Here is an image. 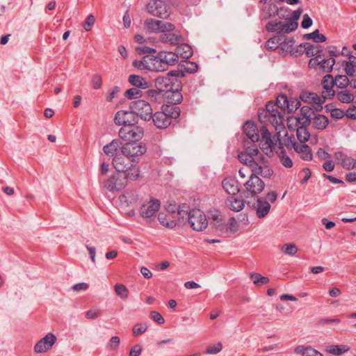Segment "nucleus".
Segmentation results:
<instances>
[{"label":"nucleus","mask_w":356,"mask_h":356,"mask_svg":"<svg viewBox=\"0 0 356 356\" xmlns=\"http://www.w3.org/2000/svg\"><path fill=\"white\" fill-rule=\"evenodd\" d=\"M312 24H313V21L311 19V17L307 14H305L303 15V19L301 22L302 28L304 29H307L309 28L312 25Z\"/></svg>","instance_id":"774afa93"},{"label":"nucleus","mask_w":356,"mask_h":356,"mask_svg":"<svg viewBox=\"0 0 356 356\" xmlns=\"http://www.w3.org/2000/svg\"><path fill=\"white\" fill-rule=\"evenodd\" d=\"M298 28L295 22L286 21V22H282L281 34H288L291 32L296 31Z\"/></svg>","instance_id":"603ef678"},{"label":"nucleus","mask_w":356,"mask_h":356,"mask_svg":"<svg viewBox=\"0 0 356 356\" xmlns=\"http://www.w3.org/2000/svg\"><path fill=\"white\" fill-rule=\"evenodd\" d=\"M291 145L296 153L298 154L300 157L304 161H311L313 155L311 148L306 144H299L296 141L289 139Z\"/></svg>","instance_id":"4be33fe9"},{"label":"nucleus","mask_w":356,"mask_h":356,"mask_svg":"<svg viewBox=\"0 0 356 356\" xmlns=\"http://www.w3.org/2000/svg\"><path fill=\"white\" fill-rule=\"evenodd\" d=\"M120 145L121 143L119 140H113L109 144L104 146L103 151L106 155L114 158L116 154H120L118 152V150L120 148Z\"/></svg>","instance_id":"c85d7f7f"},{"label":"nucleus","mask_w":356,"mask_h":356,"mask_svg":"<svg viewBox=\"0 0 356 356\" xmlns=\"http://www.w3.org/2000/svg\"><path fill=\"white\" fill-rule=\"evenodd\" d=\"M120 343V339L118 337H112L108 341V348L111 350H115L118 348Z\"/></svg>","instance_id":"338daca9"},{"label":"nucleus","mask_w":356,"mask_h":356,"mask_svg":"<svg viewBox=\"0 0 356 356\" xmlns=\"http://www.w3.org/2000/svg\"><path fill=\"white\" fill-rule=\"evenodd\" d=\"M120 138L128 141L127 143H136L143 136V129L140 127L131 125V127H122L119 131Z\"/></svg>","instance_id":"9d476101"},{"label":"nucleus","mask_w":356,"mask_h":356,"mask_svg":"<svg viewBox=\"0 0 356 356\" xmlns=\"http://www.w3.org/2000/svg\"><path fill=\"white\" fill-rule=\"evenodd\" d=\"M302 12L303 9L302 8H298L296 10L292 13L291 16H289V22H295L297 28L298 26V21L300 19Z\"/></svg>","instance_id":"052dcab7"},{"label":"nucleus","mask_w":356,"mask_h":356,"mask_svg":"<svg viewBox=\"0 0 356 356\" xmlns=\"http://www.w3.org/2000/svg\"><path fill=\"white\" fill-rule=\"evenodd\" d=\"M238 160L241 163L245 164L250 168L252 171L254 166H257L258 161H256L254 158L251 157L247 152H241L238 154Z\"/></svg>","instance_id":"c9c22d12"},{"label":"nucleus","mask_w":356,"mask_h":356,"mask_svg":"<svg viewBox=\"0 0 356 356\" xmlns=\"http://www.w3.org/2000/svg\"><path fill=\"white\" fill-rule=\"evenodd\" d=\"M252 174H256L257 176H261L265 179H270L273 175V170L268 163L267 160L262 156L251 171Z\"/></svg>","instance_id":"f3484780"},{"label":"nucleus","mask_w":356,"mask_h":356,"mask_svg":"<svg viewBox=\"0 0 356 356\" xmlns=\"http://www.w3.org/2000/svg\"><path fill=\"white\" fill-rule=\"evenodd\" d=\"M314 107H310L307 106H304L301 108L300 112L302 117L305 119V120L303 122L304 124H309L311 123V120L313 118L312 115L314 116Z\"/></svg>","instance_id":"a19ab883"},{"label":"nucleus","mask_w":356,"mask_h":356,"mask_svg":"<svg viewBox=\"0 0 356 356\" xmlns=\"http://www.w3.org/2000/svg\"><path fill=\"white\" fill-rule=\"evenodd\" d=\"M295 44V40L293 38L285 39L283 42H280V50L282 53H289L292 51Z\"/></svg>","instance_id":"a18cd8bd"},{"label":"nucleus","mask_w":356,"mask_h":356,"mask_svg":"<svg viewBox=\"0 0 356 356\" xmlns=\"http://www.w3.org/2000/svg\"><path fill=\"white\" fill-rule=\"evenodd\" d=\"M255 143L249 141V140H243L244 151L252 158L259 154V149Z\"/></svg>","instance_id":"e433bc0d"},{"label":"nucleus","mask_w":356,"mask_h":356,"mask_svg":"<svg viewBox=\"0 0 356 356\" xmlns=\"http://www.w3.org/2000/svg\"><path fill=\"white\" fill-rule=\"evenodd\" d=\"M307 124L303 122L301 123L300 118L296 119V136L300 143V144L305 143L310 137V134L306 127Z\"/></svg>","instance_id":"393cba45"},{"label":"nucleus","mask_w":356,"mask_h":356,"mask_svg":"<svg viewBox=\"0 0 356 356\" xmlns=\"http://www.w3.org/2000/svg\"><path fill=\"white\" fill-rule=\"evenodd\" d=\"M115 292L120 298L127 299L129 296V290L122 284L115 285Z\"/></svg>","instance_id":"8fccbe9b"},{"label":"nucleus","mask_w":356,"mask_h":356,"mask_svg":"<svg viewBox=\"0 0 356 356\" xmlns=\"http://www.w3.org/2000/svg\"><path fill=\"white\" fill-rule=\"evenodd\" d=\"M251 280L256 285L266 284L269 282V279L266 277L262 276L259 273H253L251 275Z\"/></svg>","instance_id":"5fc2aeb1"},{"label":"nucleus","mask_w":356,"mask_h":356,"mask_svg":"<svg viewBox=\"0 0 356 356\" xmlns=\"http://www.w3.org/2000/svg\"><path fill=\"white\" fill-rule=\"evenodd\" d=\"M335 79L331 74H326L321 81V85L324 89L322 95L326 99H331L335 95L333 87L335 86Z\"/></svg>","instance_id":"412c9836"},{"label":"nucleus","mask_w":356,"mask_h":356,"mask_svg":"<svg viewBox=\"0 0 356 356\" xmlns=\"http://www.w3.org/2000/svg\"><path fill=\"white\" fill-rule=\"evenodd\" d=\"M311 122L315 129L323 130L327 127L329 120L325 115L318 114L314 115Z\"/></svg>","instance_id":"7c9ffc66"},{"label":"nucleus","mask_w":356,"mask_h":356,"mask_svg":"<svg viewBox=\"0 0 356 356\" xmlns=\"http://www.w3.org/2000/svg\"><path fill=\"white\" fill-rule=\"evenodd\" d=\"M278 157L280 163L286 168H290L293 166L292 159L286 154L284 150H281L278 154Z\"/></svg>","instance_id":"49530a36"},{"label":"nucleus","mask_w":356,"mask_h":356,"mask_svg":"<svg viewBox=\"0 0 356 356\" xmlns=\"http://www.w3.org/2000/svg\"><path fill=\"white\" fill-rule=\"evenodd\" d=\"M175 30V24L170 23V22L161 21L160 32L161 33H166L168 32L173 31Z\"/></svg>","instance_id":"bf43d9fd"},{"label":"nucleus","mask_w":356,"mask_h":356,"mask_svg":"<svg viewBox=\"0 0 356 356\" xmlns=\"http://www.w3.org/2000/svg\"><path fill=\"white\" fill-rule=\"evenodd\" d=\"M350 350V347L347 345H329L326 346V351L334 355H341L347 353Z\"/></svg>","instance_id":"72a5a7b5"},{"label":"nucleus","mask_w":356,"mask_h":356,"mask_svg":"<svg viewBox=\"0 0 356 356\" xmlns=\"http://www.w3.org/2000/svg\"><path fill=\"white\" fill-rule=\"evenodd\" d=\"M341 165L346 170H351L355 168L356 161L354 159L347 156L346 159L343 161Z\"/></svg>","instance_id":"680f3d73"},{"label":"nucleus","mask_w":356,"mask_h":356,"mask_svg":"<svg viewBox=\"0 0 356 356\" xmlns=\"http://www.w3.org/2000/svg\"><path fill=\"white\" fill-rule=\"evenodd\" d=\"M281 250L287 255L293 256L298 252V248L293 243H286L282 246Z\"/></svg>","instance_id":"864d4df0"},{"label":"nucleus","mask_w":356,"mask_h":356,"mask_svg":"<svg viewBox=\"0 0 356 356\" xmlns=\"http://www.w3.org/2000/svg\"><path fill=\"white\" fill-rule=\"evenodd\" d=\"M188 223L193 230L201 232L208 226L205 214L200 209H195L188 213Z\"/></svg>","instance_id":"6e6552de"},{"label":"nucleus","mask_w":356,"mask_h":356,"mask_svg":"<svg viewBox=\"0 0 356 356\" xmlns=\"http://www.w3.org/2000/svg\"><path fill=\"white\" fill-rule=\"evenodd\" d=\"M296 352L301 353L303 356H323V355L312 347L298 346Z\"/></svg>","instance_id":"ea45409f"},{"label":"nucleus","mask_w":356,"mask_h":356,"mask_svg":"<svg viewBox=\"0 0 356 356\" xmlns=\"http://www.w3.org/2000/svg\"><path fill=\"white\" fill-rule=\"evenodd\" d=\"M56 341V337L51 332H49L38 341L34 346V351L36 353H45L50 350Z\"/></svg>","instance_id":"dca6fc26"},{"label":"nucleus","mask_w":356,"mask_h":356,"mask_svg":"<svg viewBox=\"0 0 356 356\" xmlns=\"http://www.w3.org/2000/svg\"><path fill=\"white\" fill-rule=\"evenodd\" d=\"M335 64V60L334 58H330L328 59H322L321 68L327 72H330L332 70V67Z\"/></svg>","instance_id":"4d7b16f0"},{"label":"nucleus","mask_w":356,"mask_h":356,"mask_svg":"<svg viewBox=\"0 0 356 356\" xmlns=\"http://www.w3.org/2000/svg\"><path fill=\"white\" fill-rule=\"evenodd\" d=\"M129 82L134 86L140 89H146L149 88V83L142 76L131 74L129 76Z\"/></svg>","instance_id":"473e14b6"},{"label":"nucleus","mask_w":356,"mask_h":356,"mask_svg":"<svg viewBox=\"0 0 356 356\" xmlns=\"http://www.w3.org/2000/svg\"><path fill=\"white\" fill-rule=\"evenodd\" d=\"M222 185L225 191L231 195H235L240 191L238 181L234 178L228 177L225 179L222 182Z\"/></svg>","instance_id":"bb28decb"},{"label":"nucleus","mask_w":356,"mask_h":356,"mask_svg":"<svg viewBox=\"0 0 356 356\" xmlns=\"http://www.w3.org/2000/svg\"><path fill=\"white\" fill-rule=\"evenodd\" d=\"M300 99L305 102L313 104L314 108L316 111H321L323 108V104L326 98L321 94V96L315 92H302L300 96Z\"/></svg>","instance_id":"2eb2a0df"},{"label":"nucleus","mask_w":356,"mask_h":356,"mask_svg":"<svg viewBox=\"0 0 356 356\" xmlns=\"http://www.w3.org/2000/svg\"><path fill=\"white\" fill-rule=\"evenodd\" d=\"M159 55L161 59V62L167 70L170 66L175 65L179 62L177 54L172 51H160Z\"/></svg>","instance_id":"b1692460"},{"label":"nucleus","mask_w":356,"mask_h":356,"mask_svg":"<svg viewBox=\"0 0 356 356\" xmlns=\"http://www.w3.org/2000/svg\"><path fill=\"white\" fill-rule=\"evenodd\" d=\"M261 135V140H260L259 147L260 149L268 157L273 155V148L277 145V143L280 140L281 133L278 134L276 132L277 137H273L270 131L263 126L260 129Z\"/></svg>","instance_id":"39448f33"},{"label":"nucleus","mask_w":356,"mask_h":356,"mask_svg":"<svg viewBox=\"0 0 356 356\" xmlns=\"http://www.w3.org/2000/svg\"><path fill=\"white\" fill-rule=\"evenodd\" d=\"M133 65L140 70H147L154 72L165 71L159 54L156 56L146 55L143 56L142 60H135L133 62Z\"/></svg>","instance_id":"20e7f679"},{"label":"nucleus","mask_w":356,"mask_h":356,"mask_svg":"<svg viewBox=\"0 0 356 356\" xmlns=\"http://www.w3.org/2000/svg\"><path fill=\"white\" fill-rule=\"evenodd\" d=\"M161 20H156L152 18H148L145 21V28L154 33L160 32Z\"/></svg>","instance_id":"4c0bfd02"},{"label":"nucleus","mask_w":356,"mask_h":356,"mask_svg":"<svg viewBox=\"0 0 356 356\" xmlns=\"http://www.w3.org/2000/svg\"><path fill=\"white\" fill-rule=\"evenodd\" d=\"M156 85L161 91H166L168 92V97L172 99L173 106L181 102L183 99L182 95L178 90L171 91L172 86L170 84V79L165 77L159 76L156 79Z\"/></svg>","instance_id":"0eeeda50"},{"label":"nucleus","mask_w":356,"mask_h":356,"mask_svg":"<svg viewBox=\"0 0 356 356\" xmlns=\"http://www.w3.org/2000/svg\"><path fill=\"white\" fill-rule=\"evenodd\" d=\"M120 150L123 156H127L136 164L140 157L146 152L147 149L145 145L141 143H126L121 147Z\"/></svg>","instance_id":"423d86ee"},{"label":"nucleus","mask_w":356,"mask_h":356,"mask_svg":"<svg viewBox=\"0 0 356 356\" xmlns=\"http://www.w3.org/2000/svg\"><path fill=\"white\" fill-rule=\"evenodd\" d=\"M161 110L156 112L152 120L156 128L163 129L171 124L172 119L179 117L181 111L179 106L173 105H163Z\"/></svg>","instance_id":"f03ea898"},{"label":"nucleus","mask_w":356,"mask_h":356,"mask_svg":"<svg viewBox=\"0 0 356 356\" xmlns=\"http://www.w3.org/2000/svg\"><path fill=\"white\" fill-rule=\"evenodd\" d=\"M160 206V201L152 198L149 202L143 204L140 209V214L143 218H151L159 211Z\"/></svg>","instance_id":"6ab92c4d"},{"label":"nucleus","mask_w":356,"mask_h":356,"mask_svg":"<svg viewBox=\"0 0 356 356\" xmlns=\"http://www.w3.org/2000/svg\"><path fill=\"white\" fill-rule=\"evenodd\" d=\"M147 325L145 323H137L133 327V334L136 336L146 332Z\"/></svg>","instance_id":"0e129e2a"},{"label":"nucleus","mask_w":356,"mask_h":356,"mask_svg":"<svg viewBox=\"0 0 356 356\" xmlns=\"http://www.w3.org/2000/svg\"><path fill=\"white\" fill-rule=\"evenodd\" d=\"M337 97L342 103H350L354 100V95L346 90L337 92Z\"/></svg>","instance_id":"37998d69"},{"label":"nucleus","mask_w":356,"mask_h":356,"mask_svg":"<svg viewBox=\"0 0 356 356\" xmlns=\"http://www.w3.org/2000/svg\"><path fill=\"white\" fill-rule=\"evenodd\" d=\"M95 19L93 15L90 14L86 17L84 23H83V29L86 31H89L91 30L92 27L95 24Z\"/></svg>","instance_id":"e2e57ef3"},{"label":"nucleus","mask_w":356,"mask_h":356,"mask_svg":"<svg viewBox=\"0 0 356 356\" xmlns=\"http://www.w3.org/2000/svg\"><path fill=\"white\" fill-rule=\"evenodd\" d=\"M278 13V8L275 4L265 6L261 9V17L267 19Z\"/></svg>","instance_id":"58836bf2"},{"label":"nucleus","mask_w":356,"mask_h":356,"mask_svg":"<svg viewBox=\"0 0 356 356\" xmlns=\"http://www.w3.org/2000/svg\"><path fill=\"white\" fill-rule=\"evenodd\" d=\"M281 38L279 36H274L266 42V47L268 49L275 50L280 47Z\"/></svg>","instance_id":"6e6d98bb"},{"label":"nucleus","mask_w":356,"mask_h":356,"mask_svg":"<svg viewBox=\"0 0 356 356\" xmlns=\"http://www.w3.org/2000/svg\"><path fill=\"white\" fill-rule=\"evenodd\" d=\"M142 96V91L138 88H132L128 89L124 92V97L129 99L140 98Z\"/></svg>","instance_id":"de8ad7c7"},{"label":"nucleus","mask_w":356,"mask_h":356,"mask_svg":"<svg viewBox=\"0 0 356 356\" xmlns=\"http://www.w3.org/2000/svg\"><path fill=\"white\" fill-rule=\"evenodd\" d=\"M271 206L268 202L261 197H257L256 206V215L259 218H264L268 215Z\"/></svg>","instance_id":"a878e982"},{"label":"nucleus","mask_w":356,"mask_h":356,"mask_svg":"<svg viewBox=\"0 0 356 356\" xmlns=\"http://www.w3.org/2000/svg\"><path fill=\"white\" fill-rule=\"evenodd\" d=\"M176 46L177 48L175 53L177 54V59H179V56L183 58H188L192 56V49L188 44H184V42H182L181 44H177Z\"/></svg>","instance_id":"2f4dec72"},{"label":"nucleus","mask_w":356,"mask_h":356,"mask_svg":"<svg viewBox=\"0 0 356 356\" xmlns=\"http://www.w3.org/2000/svg\"><path fill=\"white\" fill-rule=\"evenodd\" d=\"M304 38L306 40H312L316 43L323 42L326 40V37L324 35L321 34L318 29L315 30L312 33L305 34L304 35Z\"/></svg>","instance_id":"79ce46f5"},{"label":"nucleus","mask_w":356,"mask_h":356,"mask_svg":"<svg viewBox=\"0 0 356 356\" xmlns=\"http://www.w3.org/2000/svg\"><path fill=\"white\" fill-rule=\"evenodd\" d=\"M221 350L222 344L220 343H218L216 344L208 346L205 353L209 355H214L220 352Z\"/></svg>","instance_id":"69168bd1"},{"label":"nucleus","mask_w":356,"mask_h":356,"mask_svg":"<svg viewBox=\"0 0 356 356\" xmlns=\"http://www.w3.org/2000/svg\"><path fill=\"white\" fill-rule=\"evenodd\" d=\"M115 123L122 127L135 125L138 122V117L134 110L119 111L114 119Z\"/></svg>","instance_id":"f8f14e48"},{"label":"nucleus","mask_w":356,"mask_h":356,"mask_svg":"<svg viewBox=\"0 0 356 356\" xmlns=\"http://www.w3.org/2000/svg\"><path fill=\"white\" fill-rule=\"evenodd\" d=\"M300 106V101H298L297 99H291L287 102L286 110H287L289 113H293L296 111Z\"/></svg>","instance_id":"13d9d810"},{"label":"nucleus","mask_w":356,"mask_h":356,"mask_svg":"<svg viewBox=\"0 0 356 356\" xmlns=\"http://www.w3.org/2000/svg\"><path fill=\"white\" fill-rule=\"evenodd\" d=\"M282 22L277 19L270 21L266 25V29L268 32H275L278 34H281Z\"/></svg>","instance_id":"c03bdc74"},{"label":"nucleus","mask_w":356,"mask_h":356,"mask_svg":"<svg viewBox=\"0 0 356 356\" xmlns=\"http://www.w3.org/2000/svg\"><path fill=\"white\" fill-rule=\"evenodd\" d=\"M159 40L164 44L172 46H176L177 44H179L184 42L183 36L181 32L178 30H175L166 33H161L160 35Z\"/></svg>","instance_id":"aec40b11"},{"label":"nucleus","mask_w":356,"mask_h":356,"mask_svg":"<svg viewBox=\"0 0 356 356\" xmlns=\"http://www.w3.org/2000/svg\"><path fill=\"white\" fill-rule=\"evenodd\" d=\"M112 163L116 171L125 173L129 180L135 181L139 177L140 170L136 164L122 152L114 156Z\"/></svg>","instance_id":"7ed1b4c3"},{"label":"nucleus","mask_w":356,"mask_h":356,"mask_svg":"<svg viewBox=\"0 0 356 356\" xmlns=\"http://www.w3.org/2000/svg\"><path fill=\"white\" fill-rule=\"evenodd\" d=\"M131 108L134 110L138 116L145 121H149L152 118V108L151 105L145 100H138L133 102Z\"/></svg>","instance_id":"ddd939ff"},{"label":"nucleus","mask_w":356,"mask_h":356,"mask_svg":"<svg viewBox=\"0 0 356 356\" xmlns=\"http://www.w3.org/2000/svg\"><path fill=\"white\" fill-rule=\"evenodd\" d=\"M125 173L116 171L104 183V186L110 191H118L127 185L128 180Z\"/></svg>","instance_id":"1a4fd4ad"},{"label":"nucleus","mask_w":356,"mask_h":356,"mask_svg":"<svg viewBox=\"0 0 356 356\" xmlns=\"http://www.w3.org/2000/svg\"><path fill=\"white\" fill-rule=\"evenodd\" d=\"M247 192L252 195L261 193L265 187V184L256 174L251 173L249 179L244 184Z\"/></svg>","instance_id":"4468645a"},{"label":"nucleus","mask_w":356,"mask_h":356,"mask_svg":"<svg viewBox=\"0 0 356 356\" xmlns=\"http://www.w3.org/2000/svg\"><path fill=\"white\" fill-rule=\"evenodd\" d=\"M213 226L216 229L223 232L227 230V225L222 222V218L218 215H215L213 217Z\"/></svg>","instance_id":"09e8293b"},{"label":"nucleus","mask_w":356,"mask_h":356,"mask_svg":"<svg viewBox=\"0 0 356 356\" xmlns=\"http://www.w3.org/2000/svg\"><path fill=\"white\" fill-rule=\"evenodd\" d=\"M304 52L307 56H319L323 51V47L320 44H312L309 42H305L303 44Z\"/></svg>","instance_id":"c756f323"},{"label":"nucleus","mask_w":356,"mask_h":356,"mask_svg":"<svg viewBox=\"0 0 356 356\" xmlns=\"http://www.w3.org/2000/svg\"><path fill=\"white\" fill-rule=\"evenodd\" d=\"M243 130L246 136L244 140H249L252 142H258L259 140V130L254 122L247 121L243 127Z\"/></svg>","instance_id":"5701e85b"},{"label":"nucleus","mask_w":356,"mask_h":356,"mask_svg":"<svg viewBox=\"0 0 356 356\" xmlns=\"http://www.w3.org/2000/svg\"><path fill=\"white\" fill-rule=\"evenodd\" d=\"M148 13L160 18L169 16V6L162 0H151L147 6Z\"/></svg>","instance_id":"9b49d317"},{"label":"nucleus","mask_w":356,"mask_h":356,"mask_svg":"<svg viewBox=\"0 0 356 356\" xmlns=\"http://www.w3.org/2000/svg\"><path fill=\"white\" fill-rule=\"evenodd\" d=\"M335 86L341 89L346 88L348 86L349 79L346 75H337L335 76Z\"/></svg>","instance_id":"3c124183"},{"label":"nucleus","mask_w":356,"mask_h":356,"mask_svg":"<svg viewBox=\"0 0 356 356\" xmlns=\"http://www.w3.org/2000/svg\"><path fill=\"white\" fill-rule=\"evenodd\" d=\"M138 193L133 189H127L119 196V201L122 208L134 207L138 202Z\"/></svg>","instance_id":"a211bd4d"},{"label":"nucleus","mask_w":356,"mask_h":356,"mask_svg":"<svg viewBox=\"0 0 356 356\" xmlns=\"http://www.w3.org/2000/svg\"><path fill=\"white\" fill-rule=\"evenodd\" d=\"M226 204L229 209L234 211H240L245 206L244 201L241 198L234 197V195L227 198Z\"/></svg>","instance_id":"cd10ccee"},{"label":"nucleus","mask_w":356,"mask_h":356,"mask_svg":"<svg viewBox=\"0 0 356 356\" xmlns=\"http://www.w3.org/2000/svg\"><path fill=\"white\" fill-rule=\"evenodd\" d=\"M288 100L286 95H280L275 103L268 102L266 105V109L259 112L258 115L261 122H268L278 134L285 131L284 116Z\"/></svg>","instance_id":"f257e3e1"},{"label":"nucleus","mask_w":356,"mask_h":356,"mask_svg":"<svg viewBox=\"0 0 356 356\" xmlns=\"http://www.w3.org/2000/svg\"><path fill=\"white\" fill-rule=\"evenodd\" d=\"M170 215H167L165 213H159L158 220L159 222L164 227L168 228H174L177 225L175 220L172 219Z\"/></svg>","instance_id":"f704fd0d"}]
</instances>
